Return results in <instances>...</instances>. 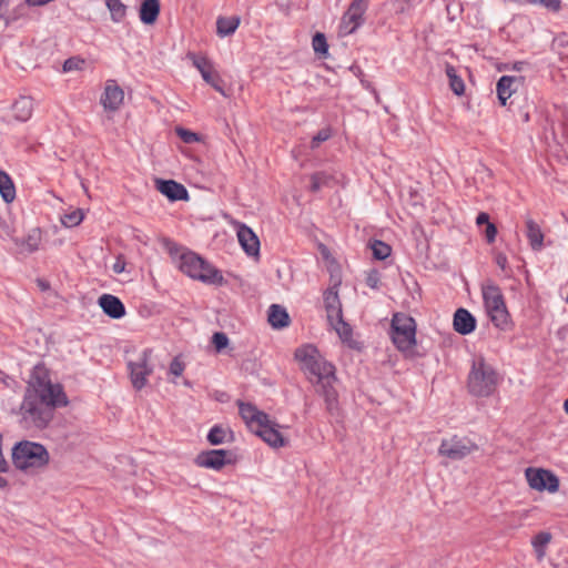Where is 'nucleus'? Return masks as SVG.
<instances>
[{
	"mask_svg": "<svg viewBox=\"0 0 568 568\" xmlns=\"http://www.w3.org/2000/svg\"><path fill=\"white\" fill-rule=\"evenodd\" d=\"M68 404L62 385L51 382L44 365L34 366L20 408L24 422L44 429L53 418L54 408Z\"/></svg>",
	"mask_w": 568,
	"mask_h": 568,
	"instance_id": "nucleus-1",
	"label": "nucleus"
},
{
	"mask_svg": "<svg viewBox=\"0 0 568 568\" xmlns=\"http://www.w3.org/2000/svg\"><path fill=\"white\" fill-rule=\"evenodd\" d=\"M295 359L301 364V369L305 373L310 383L315 387V392L324 398L326 410L332 416L339 414L338 393L335 388L337 377L335 366L327 362L311 345H303L295 349Z\"/></svg>",
	"mask_w": 568,
	"mask_h": 568,
	"instance_id": "nucleus-2",
	"label": "nucleus"
},
{
	"mask_svg": "<svg viewBox=\"0 0 568 568\" xmlns=\"http://www.w3.org/2000/svg\"><path fill=\"white\" fill-rule=\"evenodd\" d=\"M237 405L240 416L246 426L266 444L273 448L284 447L288 444V439L280 432V425L271 420L266 413L251 403L239 400Z\"/></svg>",
	"mask_w": 568,
	"mask_h": 568,
	"instance_id": "nucleus-3",
	"label": "nucleus"
},
{
	"mask_svg": "<svg viewBox=\"0 0 568 568\" xmlns=\"http://www.w3.org/2000/svg\"><path fill=\"white\" fill-rule=\"evenodd\" d=\"M497 385L498 374L494 367L484 357L475 359L467 381L469 393L477 397H488L494 394Z\"/></svg>",
	"mask_w": 568,
	"mask_h": 568,
	"instance_id": "nucleus-4",
	"label": "nucleus"
},
{
	"mask_svg": "<svg viewBox=\"0 0 568 568\" xmlns=\"http://www.w3.org/2000/svg\"><path fill=\"white\" fill-rule=\"evenodd\" d=\"M180 270L187 276L207 284L222 285V273L193 252L183 253L180 257Z\"/></svg>",
	"mask_w": 568,
	"mask_h": 568,
	"instance_id": "nucleus-5",
	"label": "nucleus"
},
{
	"mask_svg": "<svg viewBox=\"0 0 568 568\" xmlns=\"http://www.w3.org/2000/svg\"><path fill=\"white\" fill-rule=\"evenodd\" d=\"M50 460L47 448L34 442L22 440L12 448V463L21 470L28 468H41Z\"/></svg>",
	"mask_w": 568,
	"mask_h": 568,
	"instance_id": "nucleus-6",
	"label": "nucleus"
},
{
	"mask_svg": "<svg viewBox=\"0 0 568 568\" xmlns=\"http://www.w3.org/2000/svg\"><path fill=\"white\" fill-rule=\"evenodd\" d=\"M390 337L398 351L413 353L416 344V324L412 316L396 313L390 324Z\"/></svg>",
	"mask_w": 568,
	"mask_h": 568,
	"instance_id": "nucleus-7",
	"label": "nucleus"
},
{
	"mask_svg": "<svg viewBox=\"0 0 568 568\" xmlns=\"http://www.w3.org/2000/svg\"><path fill=\"white\" fill-rule=\"evenodd\" d=\"M483 298L490 321L496 327L506 329L509 325L510 315L508 313L505 298L499 286L493 283L484 285Z\"/></svg>",
	"mask_w": 568,
	"mask_h": 568,
	"instance_id": "nucleus-8",
	"label": "nucleus"
},
{
	"mask_svg": "<svg viewBox=\"0 0 568 568\" xmlns=\"http://www.w3.org/2000/svg\"><path fill=\"white\" fill-rule=\"evenodd\" d=\"M152 349L146 348L142 352L138 361L129 362L128 369L130 372V379L135 390H141L146 386L148 377L153 373V367L150 364Z\"/></svg>",
	"mask_w": 568,
	"mask_h": 568,
	"instance_id": "nucleus-9",
	"label": "nucleus"
},
{
	"mask_svg": "<svg viewBox=\"0 0 568 568\" xmlns=\"http://www.w3.org/2000/svg\"><path fill=\"white\" fill-rule=\"evenodd\" d=\"M526 479L532 489L556 493L559 489V479L550 470L529 467L525 471Z\"/></svg>",
	"mask_w": 568,
	"mask_h": 568,
	"instance_id": "nucleus-10",
	"label": "nucleus"
},
{
	"mask_svg": "<svg viewBox=\"0 0 568 568\" xmlns=\"http://www.w3.org/2000/svg\"><path fill=\"white\" fill-rule=\"evenodd\" d=\"M478 446L467 438L453 436L444 439L439 446V454L450 459L458 460L477 450Z\"/></svg>",
	"mask_w": 568,
	"mask_h": 568,
	"instance_id": "nucleus-11",
	"label": "nucleus"
},
{
	"mask_svg": "<svg viewBox=\"0 0 568 568\" xmlns=\"http://www.w3.org/2000/svg\"><path fill=\"white\" fill-rule=\"evenodd\" d=\"M369 0H352L347 11L344 13L341 22V33H353L364 21L363 16L367 9Z\"/></svg>",
	"mask_w": 568,
	"mask_h": 568,
	"instance_id": "nucleus-12",
	"label": "nucleus"
},
{
	"mask_svg": "<svg viewBox=\"0 0 568 568\" xmlns=\"http://www.w3.org/2000/svg\"><path fill=\"white\" fill-rule=\"evenodd\" d=\"M233 462L234 459L232 452L225 449H211L202 452L195 458L197 466L214 470H220L225 465L232 464Z\"/></svg>",
	"mask_w": 568,
	"mask_h": 568,
	"instance_id": "nucleus-13",
	"label": "nucleus"
},
{
	"mask_svg": "<svg viewBox=\"0 0 568 568\" xmlns=\"http://www.w3.org/2000/svg\"><path fill=\"white\" fill-rule=\"evenodd\" d=\"M237 239L244 252L250 256L260 254V240L251 227L243 223H237Z\"/></svg>",
	"mask_w": 568,
	"mask_h": 568,
	"instance_id": "nucleus-14",
	"label": "nucleus"
},
{
	"mask_svg": "<svg viewBox=\"0 0 568 568\" xmlns=\"http://www.w3.org/2000/svg\"><path fill=\"white\" fill-rule=\"evenodd\" d=\"M124 92L116 84L115 80H108L104 89V93L101 98V103L105 110L116 111L123 103Z\"/></svg>",
	"mask_w": 568,
	"mask_h": 568,
	"instance_id": "nucleus-15",
	"label": "nucleus"
},
{
	"mask_svg": "<svg viewBox=\"0 0 568 568\" xmlns=\"http://www.w3.org/2000/svg\"><path fill=\"white\" fill-rule=\"evenodd\" d=\"M156 189L170 201H186L189 193L185 186L174 180H161L155 181Z\"/></svg>",
	"mask_w": 568,
	"mask_h": 568,
	"instance_id": "nucleus-16",
	"label": "nucleus"
},
{
	"mask_svg": "<svg viewBox=\"0 0 568 568\" xmlns=\"http://www.w3.org/2000/svg\"><path fill=\"white\" fill-rule=\"evenodd\" d=\"M103 313L113 320L122 318L125 315V306L121 300L112 294H103L98 300Z\"/></svg>",
	"mask_w": 568,
	"mask_h": 568,
	"instance_id": "nucleus-17",
	"label": "nucleus"
},
{
	"mask_svg": "<svg viewBox=\"0 0 568 568\" xmlns=\"http://www.w3.org/2000/svg\"><path fill=\"white\" fill-rule=\"evenodd\" d=\"M454 329L460 335H468L476 328V318L466 308H458L454 314Z\"/></svg>",
	"mask_w": 568,
	"mask_h": 568,
	"instance_id": "nucleus-18",
	"label": "nucleus"
},
{
	"mask_svg": "<svg viewBox=\"0 0 568 568\" xmlns=\"http://www.w3.org/2000/svg\"><path fill=\"white\" fill-rule=\"evenodd\" d=\"M16 245L20 247L21 253H34L39 250L42 241V232L39 227L30 230L27 236L22 239H13Z\"/></svg>",
	"mask_w": 568,
	"mask_h": 568,
	"instance_id": "nucleus-19",
	"label": "nucleus"
},
{
	"mask_svg": "<svg viewBox=\"0 0 568 568\" xmlns=\"http://www.w3.org/2000/svg\"><path fill=\"white\" fill-rule=\"evenodd\" d=\"M324 305L327 320H332V317L339 318V314L343 313V310L338 296L337 285L331 286L324 292Z\"/></svg>",
	"mask_w": 568,
	"mask_h": 568,
	"instance_id": "nucleus-20",
	"label": "nucleus"
},
{
	"mask_svg": "<svg viewBox=\"0 0 568 568\" xmlns=\"http://www.w3.org/2000/svg\"><path fill=\"white\" fill-rule=\"evenodd\" d=\"M13 118L17 121L26 122L33 113V100L30 97L21 95L11 106Z\"/></svg>",
	"mask_w": 568,
	"mask_h": 568,
	"instance_id": "nucleus-21",
	"label": "nucleus"
},
{
	"mask_svg": "<svg viewBox=\"0 0 568 568\" xmlns=\"http://www.w3.org/2000/svg\"><path fill=\"white\" fill-rule=\"evenodd\" d=\"M267 320L273 328H284L290 325L288 313L278 304L270 306Z\"/></svg>",
	"mask_w": 568,
	"mask_h": 568,
	"instance_id": "nucleus-22",
	"label": "nucleus"
},
{
	"mask_svg": "<svg viewBox=\"0 0 568 568\" xmlns=\"http://www.w3.org/2000/svg\"><path fill=\"white\" fill-rule=\"evenodd\" d=\"M160 14L159 0H144L140 7V19L144 24H153Z\"/></svg>",
	"mask_w": 568,
	"mask_h": 568,
	"instance_id": "nucleus-23",
	"label": "nucleus"
},
{
	"mask_svg": "<svg viewBox=\"0 0 568 568\" xmlns=\"http://www.w3.org/2000/svg\"><path fill=\"white\" fill-rule=\"evenodd\" d=\"M526 235L530 247L534 251H540L544 245V233L540 226L531 219L526 221Z\"/></svg>",
	"mask_w": 568,
	"mask_h": 568,
	"instance_id": "nucleus-24",
	"label": "nucleus"
},
{
	"mask_svg": "<svg viewBox=\"0 0 568 568\" xmlns=\"http://www.w3.org/2000/svg\"><path fill=\"white\" fill-rule=\"evenodd\" d=\"M329 325L335 329V332L338 334L339 338L344 343H348L351 345L352 337H353V329L352 326L344 321L343 313L339 314L338 317H332V320H327Z\"/></svg>",
	"mask_w": 568,
	"mask_h": 568,
	"instance_id": "nucleus-25",
	"label": "nucleus"
},
{
	"mask_svg": "<svg viewBox=\"0 0 568 568\" xmlns=\"http://www.w3.org/2000/svg\"><path fill=\"white\" fill-rule=\"evenodd\" d=\"M0 194L6 203H11L16 199V186L10 175L0 170Z\"/></svg>",
	"mask_w": 568,
	"mask_h": 568,
	"instance_id": "nucleus-26",
	"label": "nucleus"
},
{
	"mask_svg": "<svg viewBox=\"0 0 568 568\" xmlns=\"http://www.w3.org/2000/svg\"><path fill=\"white\" fill-rule=\"evenodd\" d=\"M193 65L200 71L202 78L206 83H209L216 73L213 71V65L211 61L205 57H197L195 54H191Z\"/></svg>",
	"mask_w": 568,
	"mask_h": 568,
	"instance_id": "nucleus-27",
	"label": "nucleus"
},
{
	"mask_svg": "<svg viewBox=\"0 0 568 568\" xmlns=\"http://www.w3.org/2000/svg\"><path fill=\"white\" fill-rule=\"evenodd\" d=\"M516 81L515 77L503 75L497 82V95L501 105H506V101L511 97V87Z\"/></svg>",
	"mask_w": 568,
	"mask_h": 568,
	"instance_id": "nucleus-28",
	"label": "nucleus"
},
{
	"mask_svg": "<svg viewBox=\"0 0 568 568\" xmlns=\"http://www.w3.org/2000/svg\"><path fill=\"white\" fill-rule=\"evenodd\" d=\"M240 24L237 17H219L216 21V32L220 37H226L235 32Z\"/></svg>",
	"mask_w": 568,
	"mask_h": 568,
	"instance_id": "nucleus-29",
	"label": "nucleus"
},
{
	"mask_svg": "<svg viewBox=\"0 0 568 568\" xmlns=\"http://www.w3.org/2000/svg\"><path fill=\"white\" fill-rule=\"evenodd\" d=\"M333 180V176L326 172H315L311 175L310 190L314 193L318 192L322 187L329 186Z\"/></svg>",
	"mask_w": 568,
	"mask_h": 568,
	"instance_id": "nucleus-30",
	"label": "nucleus"
},
{
	"mask_svg": "<svg viewBox=\"0 0 568 568\" xmlns=\"http://www.w3.org/2000/svg\"><path fill=\"white\" fill-rule=\"evenodd\" d=\"M446 74L449 78V85L453 92L457 95H462L465 92V84L460 77L456 74V70L452 65H447Z\"/></svg>",
	"mask_w": 568,
	"mask_h": 568,
	"instance_id": "nucleus-31",
	"label": "nucleus"
},
{
	"mask_svg": "<svg viewBox=\"0 0 568 568\" xmlns=\"http://www.w3.org/2000/svg\"><path fill=\"white\" fill-rule=\"evenodd\" d=\"M106 7L111 12V18L114 22H120L124 19L126 7L121 0H106Z\"/></svg>",
	"mask_w": 568,
	"mask_h": 568,
	"instance_id": "nucleus-32",
	"label": "nucleus"
},
{
	"mask_svg": "<svg viewBox=\"0 0 568 568\" xmlns=\"http://www.w3.org/2000/svg\"><path fill=\"white\" fill-rule=\"evenodd\" d=\"M227 434L232 436L231 430H227L220 425H215L210 429L207 440L211 445H221L226 442L225 438Z\"/></svg>",
	"mask_w": 568,
	"mask_h": 568,
	"instance_id": "nucleus-33",
	"label": "nucleus"
},
{
	"mask_svg": "<svg viewBox=\"0 0 568 568\" xmlns=\"http://www.w3.org/2000/svg\"><path fill=\"white\" fill-rule=\"evenodd\" d=\"M371 248L373 252V256L376 260H381V261L387 258L392 253V247L388 244H386L382 241H378V240H375L371 244Z\"/></svg>",
	"mask_w": 568,
	"mask_h": 568,
	"instance_id": "nucleus-34",
	"label": "nucleus"
},
{
	"mask_svg": "<svg viewBox=\"0 0 568 568\" xmlns=\"http://www.w3.org/2000/svg\"><path fill=\"white\" fill-rule=\"evenodd\" d=\"M313 49L316 53L326 55L328 52V44L324 33L316 32L312 40Z\"/></svg>",
	"mask_w": 568,
	"mask_h": 568,
	"instance_id": "nucleus-35",
	"label": "nucleus"
},
{
	"mask_svg": "<svg viewBox=\"0 0 568 568\" xmlns=\"http://www.w3.org/2000/svg\"><path fill=\"white\" fill-rule=\"evenodd\" d=\"M413 0H390L388 2L392 13L398 16L407 12L412 8Z\"/></svg>",
	"mask_w": 568,
	"mask_h": 568,
	"instance_id": "nucleus-36",
	"label": "nucleus"
},
{
	"mask_svg": "<svg viewBox=\"0 0 568 568\" xmlns=\"http://www.w3.org/2000/svg\"><path fill=\"white\" fill-rule=\"evenodd\" d=\"M551 540L550 532L547 531H540L538 532L534 539H532V546L536 548V550L539 552L540 556L544 555L542 548L548 545Z\"/></svg>",
	"mask_w": 568,
	"mask_h": 568,
	"instance_id": "nucleus-37",
	"label": "nucleus"
},
{
	"mask_svg": "<svg viewBox=\"0 0 568 568\" xmlns=\"http://www.w3.org/2000/svg\"><path fill=\"white\" fill-rule=\"evenodd\" d=\"M175 133L184 143L187 144L195 143L201 140V136L197 133L181 126L175 128Z\"/></svg>",
	"mask_w": 568,
	"mask_h": 568,
	"instance_id": "nucleus-38",
	"label": "nucleus"
},
{
	"mask_svg": "<svg viewBox=\"0 0 568 568\" xmlns=\"http://www.w3.org/2000/svg\"><path fill=\"white\" fill-rule=\"evenodd\" d=\"M83 217V212L82 210L79 209L69 214H65L61 221L63 225H65L67 227H72L79 225L82 222Z\"/></svg>",
	"mask_w": 568,
	"mask_h": 568,
	"instance_id": "nucleus-39",
	"label": "nucleus"
},
{
	"mask_svg": "<svg viewBox=\"0 0 568 568\" xmlns=\"http://www.w3.org/2000/svg\"><path fill=\"white\" fill-rule=\"evenodd\" d=\"M85 61L79 57H71L67 59L63 63V71L70 72L74 70H82Z\"/></svg>",
	"mask_w": 568,
	"mask_h": 568,
	"instance_id": "nucleus-40",
	"label": "nucleus"
},
{
	"mask_svg": "<svg viewBox=\"0 0 568 568\" xmlns=\"http://www.w3.org/2000/svg\"><path fill=\"white\" fill-rule=\"evenodd\" d=\"M212 343L217 353H221L229 345V337L223 332H216L212 336Z\"/></svg>",
	"mask_w": 568,
	"mask_h": 568,
	"instance_id": "nucleus-41",
	"label": "nucleus"
},
{
	"mask_svg": "<svg viewBox=\"0 0 568 568\" xmlns=\"http://www.w3.org/2000/svg\"><path fill=\"white\" fill-rule=\"evenodd\" d=\"M332 135V132H331V129L328 128H325V129H322L320 130L316 135L313 136L312 141H311V148L312 149H316L320 146V144L322 142H325L327 141Z\"/></svg>",
	"mask_w": 568,
	"mask_h": 568,
	"instance_id": "nucleus-42",
	"label": "nucleus"
},
{
	"mask_svg": "<svg viewBox=\"0 0 568 568\" xmlns=\"http://www.w3.org/2000/svg\"><path fill=\"white\" fill-rule=\"evenodd\" d=\"M9 468L7 460L2 454V435H0V474L6 473ZM8 486L7 479L0 476V489L6 488Z\"/></svg>",
	"mask_w": 568,
	"mask_h": 568,
	"instance_id": "nucleus-43",
	"label": "nucleus"
},
{
	"mask_svg": "<svg viewBox=\"0 0 568 568\" xmlns=\"http://www.w3.org/2000/svg\"><path fill=\"white\" fill-rule=\"evenodd\" d=\"M379 282H381V275H379V272L375 268L371 270L367 275H366V284L367 286H369L371 288H378V285H379Z\"/></svg>",
	"mask_w": 568,
	"mask_h": 568,
	"instance_id": "nucleus-44",
	"label": "nucleus"
},
{
	"mask_svg": "<svg viewBox=\"0 0 568 568\" xmlns=\"http://www.w3.org/2000/svg\"><path fill=\"white\" fill-rule=\"evenodd\" d=\"M184 368V363L181 362L179 357H174L170 364V374L179 377L183 374Z\"/></svg>",
	"mask_w": 568,
	"mask_h": 568,
	"instance_id": "nucleus-45",
	"label": "nucleus"
},
{
	"mask_svg": "<svg viewBox=\"0 0 568 568\" xmlns=\"http://www.w3.org/2000/svg\"><path fill=\"white\" fill-rule=\"evenodd\" d=\"M497 235V227L494 223L489 222L486 224L485 229V239L488 244H491L495 242Z\"/></svg>",
	"mask_w": 568,
	"mask_h": 568,
	"instance_id": "nucleus-46",
	"label": "nucleus"
},
{
	"mask_svg": "<svg viewBox=\"0 0 568 568\" xmlns=\"http://www.w3.org/2000/svg\"><path fill=\"white\" fill-rule=\"evenodd\" d=\"M538 3L552 12H558L561 9V0H538Z\"/></svg>",
	"mask_w": 568,
	"mask_h": 568,
	"instance_id": "nucleus-47",
	"label": "nucleus"
},
{
	"mask_svg": "<svg viewBox=\"0 0 568 568\" xmlns=\"http://www.w3.org/2000/svg\"><path fill=\"white\" fill-rule=\"evenodd\" d=\"M221 83L222 79L220 78L219 74H215L214 78L209 82V84L212 85L217 92H220L223 95H226Z\"/></svg>",
	"mask_w": 568,
	"mask_h": 568,
	"instance_id": "nucleus-48",
	"label": "nucleus"
},
{
	"mask_svg": "<svg viewBox=\"0 0 568 568\" xmlns=\"http://www.w3.org/2000/svg\"><path fill=\"white\" fill-rule=\"evenodd\" d=\"M496 264L501 268L505 270L507 266V256L504 253H498L495 257Z\"/></svg>",
	"mask_w": 568,
	"mask_h": 568,
	"instance_id": "nucleus-49",
	"label": "nucleus"
},
{
	"mask_svg": "<svg viewBox=\"0 0 568 568\" xmlns=\"http://www.w3.org/2000/svg\"><path fill=\"white\" fill-rule=\"evenodd\" d=\"M490 221H489V215L486 213V212H480L477 217H476V223L477 225H483V224H488Z\"/></svg>",
	"mask_w": 568,
	"mask_h": 568,
	"instance_id": "nucleus-50",
	"label": "nucleus"
},
{
	"mask_svg": "<svg viewBox=\"0 0 568 568\" xmlns=\"http://www.w3.org/2000/svg\"><path fill=\"white\" fill-rule=\"evenodd\" d=\"M37 283L42 291H47L50 287L49 283L42 278H38Z\"/></svg>",
	"mask_w": 568,
	"mask_h": 568,
	"instance_id": "nucleus-51",
	"label": "nucleus"
},
{
	"mask_svg": "<svg viewBox=\"0 0 568 568\" xmlns=\"http://www.w3.org/2000/svg\"><path fill=\"white\" fill-rule=\"evenodd\" d=\"M113 270L115 273H121L124 270V266L120 265L119 263H115Z\"/></svg>",
	"mask_w": 568,
	"mask_h": 568,
	"instance_id": "nucleus-52",
	"label": "nucleus"
},
{
	"mask_svg": "<svg viewBox=\"0 0 568 568\" xmlns=\"http://www.w3.org/2000/svg\"><path fill=\"white\" fill-rule=\"evenodd\" d=\"M520 1L524 3H530V4L538 3V0H520Z\"/></svg>",
	"mask_w": 568,
	"mask_h": 568,
	"instance_id": "nucleus-53",
	"label": "nucleus"
},
{
	"mask_svg": "<svg viewBox=\"0 0 568 568\" xmlns=\"http://www.w3.org/2000/svg\"><path fill=\"white\" fill-rule=\"evenodd\" d=\"M4 377H7V375L0 369V381H4Z\"/></svg>",
	"mask_w": 568,
	"mask_h": 568,
	"instance_id": "nucleus-54",
	"label": "nucleus"
},
{
	"mask_svg": "<svg viewBox=\"0 0 568 568\" xmlns=\"http://www.w3.org/2000/svg\"><path fill=\"white\" fill-rule=\"evenodd\" d=\"M564 407H565L566 413L568 414V398L565 400Z\"/></svg>",
	"mask_w": 568,
	"mask_h": 568,
	"instance_id": "nucleus-55",
	"label": "nucleus"
},
{
	"mask_svg": "<svg viewBox=\"0 0 568 568\" xmlns=\"http://www.w3.org/2000/svg\"><path fill=\"white\" fill-rule=\"evenodd\" d=\"M524 121H525V122H528V121H529V114H528V113H525V114H524Z\"/></svg>",
	"mask_w": 568,
	"mask_h": 568,
	"instance_id": "nucleus-56",
	"label": "nucleus"
}]
</instances>
